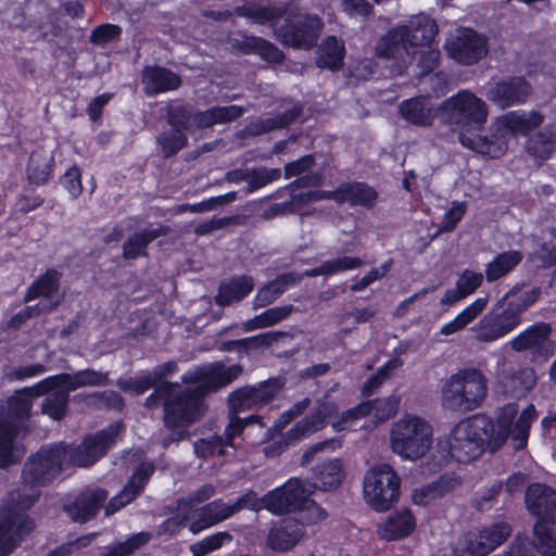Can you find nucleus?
Segmentation results:
<instances>
[{
  "mask_svg": "<svg viewBox=\"0 0 556 556\" xmlns=\"http://www.w3.org/2000/svg\"><path fill=\"white\" fill-rule=\"evenodd\" d=\"M121 429L122 425L115 422L102 431L85 438L80 445H68V453L73 465L78 467L93 465L115 443Z\"/></svg>",
  "mask_w": 556,
  "mask_h": 556,
  "instance_id": "nucleus-15",
  "label": "nucleus"
},
{
  "mask_svg": "<svg viewBox=\"0 0 556 556\" xmlns=\"http://www.w3.org/2000/svg\"><path fill=\"white\" fill-rule=\"evenodd\" d=\"M151 539L152 534L150 532L136 533L125 542L108 547L101 556H130L137 549L147 545Z\"/></svg>",
  "mask_w": 556,
  "mask_h": 556,
  "instance_id": "nucleus-50",
  "label": "nucleus"
},
{
  "mask_svg": "<svg viewBox=\"0 0 556 556\" xmlns=\"http://www.w3.org/2000/svg\"><path fill=\"white\" fill-rule=\"evenodd\" d=\"M439 58L440 51L432 46L418 47L412 49L410 64L416 61L420 68V75H427L437 67Z\"/></svg>",
  "mask_w": 556,
  "mask_h": 556,
  "instance_id": "nucleus-52",
  "label": "nucleus"
},
{
  "mask_svg": "<svg viewBox=\"0 0 556 556\" xmlns=\"http://www.w3.org/2000/svg\"><path fill=\"white\" fill-rule=\"evenodd\" d=\"M108 492L103 489H87L76 496L72 504L66 505L65 511L76 522H86L93 518L104 501Z\"/></svg>",
  "mask_w": 556,
  "mask_h": 556,
  "instance_id": "nucleus-21",
  "label": "nucleus"
},
{
  "mask_svg": "<svg viewBox=\"0 0 556 556\" xmlns=\"http://www.w3.org/2000/svg\"><path fill=\"white\" fill-rule=\"evenodd\" d=\"M522 260L523 255L520 251L510 250L498 253L485 265V280L492 283L506 277Z\"/></svg>",
  "mask_w": 556,
  "mask_h": 556,
  "instance_id": "nucleus-37",
  "label": "nucleus"
},
{
  "mask_svg": "<svg viewBox=\"0 0 556 556\" xmlns=\"http://www.w3.org/2000/svg\"><path fill=\"white\" fill-rule=\"evenodd\" d=\"M236 13L253 23L271 27L285 17L283 24L275 28L276 39L283 46L295 49L308 50L314 47L324 26L320 17L302 12L294 0L280 7L250 3L238 8Z\"/></svg>",
  "mask_w": 556,
  "mask_h": 556,
  "instance_id": "nucleus-5",
  "label": "nucleus"
},
{
  "mask_svg": "<svg viewBox=\"0 0 556 556\" xmlns=\"http://www.w3.org/2000/svg\"><path fill=\"white\" fill-rule=\"evenodd\" d=\"M458 484L459 481L455 478L441 477L435 482L415 489L412 494V500L416 505L427 506L454 490Z\"/></svg>",
  "mask_w": 556,
  "mask_h": 556,
  "instance_id": "nucleus-40",
  "label": "nucleus"
},
{
  "mask_svg": "<svg viewBox=\"0 0 556 556\" xmlns=\"http://www.w3.org/2000/svg\"><path fill=\"white\" fill-rule=\"evenodd\" d=\"M344 477L343 467L339 459H331L317 465L314 468L312 482L306 485L313 492L314 489L330 490L340 485Z\"/></svg>",
  "mask_w": 556,
  "mask_h": 556,
  "instance_id": "nucleus-31",
  "label": "nucleus"
},
{
  "mask_svg": "<svg viewBox=\"0 0 556 556\" xmlns=\"http://www.w3.org/2000/svg\"><path fill=\"white\" fill-rule=\"evenodd\" d=\"M314 164L313 155H305L294 162L288 163L285 166L286 178L299 176L296 180L291 184V188H307L317 187L321 184V175L319 173H308Z\"/></svg>",
  "mask_w": 556,
  "mask_h": 556,
  "instance_id": "nucleus-38",
  "label": "nucleus"
},
{
  "mask_svg": "<svg viewBox=\"0 0 556 556\" xmlns=\"http://www.w3.org/2000/svg\"><path fill=\"white\" fill-rule=\"evenodd\" d=\"M544 122V115L538 111H511L497 118V123L513 132L528 134Z\"/></svg>",
  "mask_w": 556,
  "mask_h": 556,
  "instance_id": "nucleus-35",
  "label": "nucleus"
},
{
  "mask_svg": "<svg viewBox=\"0 0 556 556\" xmlns=\"http://www.w3.org/2000/svg\"><path fill=\"white\" fill-rule=\"evenodd\" d=\"M301 280V276L294 273H287L278 276L257 290L253 301V307H265L275 302L290 286L296 285Z\"/></svg>",
  "mask_w": 556,
  "mask_h": 556,
  "instance_id": "nucleus-32",
  "label": "nucleus"
},
{
  "mask_svg": "<svg viewBox=\"0 0 556 556\" xmlns=\"http://www.w3.org/2000/svg\"><path fill=\"white\" fill-rule=\"evenodd\" d=\"M454 556H485L486 552L476 532H469L460 538L453 548Z\"/></svg>",
  "mask_w": 556,
  "mask_h": 556,
  "instance_id": "nucleus-58",
  "label": "nucleus"
},
{
  "mask_svg": "<svg viewBox=\"0 0 556 556\" xmlns=\"http://www.w3.org/2000/svg\"><path fill=\"white\" fill-rule=\"evenodd\" d=\"M89 404L94 407L102 408H114L121 410L124 406L122 396L113 390H105L103 392H97L89 396Z\"/></svg>",
  "mask_w": 556,
  "mask_h": 556,
  "instance_id": "nucleus-64",
  "label": "nucleus"
},
{
  "mask_svg": "<svg viewBox=\"0 0 556 556\" xmlns=\"http://www.w3.org/2000/svg\"><path fill=\"white\" fill-rule=\"evenodd\" d=\"M62 274L51 268L39 276L27 289L25 302L37 298L52 299L59 291Z\"/></svg>",
  "mask_w": 556,
  "mask_h": 556,
  "instance_id": "nucleus-41",
  "label": "nucleus"
},
{
  "mask_svg": "<svg viewBox=\"0 0 556 556\" xmlns=\"http://www.w3.org/2000/svg\"><path fill=\"white\" fill-rule=\"evenodd\" d=\"M117 387L126 392H131L136 395L142 394L151 388H156V384L150 372L130 377L121 378L117 380Z\"/></svg>",
  "mask_w": 556,
  "mask_h": 556,
  "instance_id": "nucleus-60",
  "label": "nucleus"
},
{
  "mask_svg": "<svg viewBox=\"0 0 556 556\" xmlns=\"http://www.w3.org/2000/svg\"><path fill=\"white\" fill-rule=\"evenodd\" d=\"M294 309V306L291 304L271 307L262 314L256 315L252 319L247 320L243 324V330L253 331L261 328L271 327L288 318Z\"/></svg>",
  "mask_w": 556,
  "mask_h": 556,
  "instance_id": "nucleus-44",
  "label": "nucleus"
},
{
  "mask_svg": "<svg viewBox=\"0 0 556 556\" xmlns=\"http://www.w3.org/2000/svg\"><path fill=\"white\" fill-rule=\"evenodd\" d=\"M311 494L312 491L306 485V481L292 478L282 486L264 495L265 509L274 515L288 514L302 508Z\"/></svg>",
  "mask_w": 556,
  "mask_h": 556,
  "instance_id": "nucleus-16",
  "label": "nucleus"
},
{
  "mask_svg": "<svg viewBox=\"0 0 556 556\" xmlns=\"http://www.w3.org/2000/svg\"><path fill=\"white\" fill-rule=\"evenodd\" d=\"M407 36V30L397 26L390 29L376 43L375 54L378 59L392 62L393 75H402L410 64V52L414 48Z\"/></svg>",
  "mask_w": 556,
  "mask_h": 556,
  "instance_id": "nucleus-13",
  "label": "nucleus"
},
{
  "mask_svg": "<svg viewBox=\"0 0 556 556\" xmlns=\"http://www.w3.org/2000/svg\"><path fill=\"white\" fill-rule=\"evenodd\" d=\"M168 233V228L160 226L154 229H142L135 232L125 241L123 245V256L126 260H135L140 256H147V247L159 237Z\"/></svg>",
  "mask_w": 556,
  "mask_h": 556,
  "instance_id": "nucleus-36",
  "label": "nucleus"
},
{
  "mask_svg": "<svg viewBox=\"0 0 556 556\" xmlns=\"http://www.w3.org/2000/svg\"><path fill=\"white\" fill-rule=\"evenodd\" d=\"M232 514L236 515L243 509L260 511L265 509L264 496L258 497L256 492L249 490L235 501H229Z\"/></svg>",
  "mask_w": 556,
  "mask_h": 556,
  "instance_id": "nucleus-62",
  "label": "nucleus"
},
{
  "mask_svg": "<svg viewBox=\"0 0 556 556\" xmlns=\"http://www.w3.org/2000/svg\"><path fill=\"white\" fill-rule=\"evenodd\" d=\"M363 484L365 498L376 510H388L399 498L400 478L388 464L370 468Z\"/></svg>",
  "mask_w": 556,
  "mask_h": 556,
  "instance_id": "nucleus-11",
  "label": "nucleus"
},
{
  "mask_svg": "<svg viewBox=\"0 0 556 556\" xmlns=\"http://www.w3.org/2000/svg\"><path fill=\"white\" fill-rule=\"evenodd\" d=\"M333 197L338 203L349 202L351 205L370 208L375 205L377 192L364 182H352L340 186Z\"/></svg>",
  "mask_w": 556,
  "mask_h": 556,
  "instance_id": "nucleus-33",
  "label": "nucleus"
},
{
  "mask_svg": "<svg viewBox=\"0 0 556 556\" xmlns=\"http://www.w3.org/2000/svg\"><path fill=\"white\" fill-rule=\"evenodd\" d=\"M368 403L370 404V414L375 413L378 419L386 420L396 414L400 407V397L391 395L386 399L369 401Z\"/></svg>",
  "mask_w": 556,
  "mask_h": 556,
  "instance_id": "nucleus-63",
  "label": "nucleus"
},
{
  "mask_svg": "<svg viewBox=\"0 0 556 556\" xmlns=\"http://www.w3.org/2000/svg\"><path fill=\"white\" fill-rule=\"evenodd\" d=\"M488 393L481 370L465 368L452 375L442 388V405L453 412L468 413L481 406Z\"/></svg>",
  "mask_w": 556,
  "mask_h": 556,
  "instance_id": "nucleus-8",
  "label": "nucleus"
},
{
  "mask_svg": "<svg viewBox=\"0 0 556 556\" xmlns=\"http://www.w3.org/2000/svg\"><path fill=\"white\" fill-rule=\"evenodd\" d=\"M517 288L509 290L495 306L472 328L473 339L479 343L495 342L514 331L522 320V314L534 304L541 289L533 288L520 294Z\"/></svg>",
  "mask_w": 556,
  "mask_h": 556,
  "instance_id": "nucleus-7",
  "label": "nucleus"
},
{
  "mask_svg": "<svg viewBox=\"0 0 556 556\" xmlns=\"http://www.w3.org/2000/svg\"><path fill=\"white\" fill-rule=\"evenodd\" d=\"M239 365L226 367L216 362L198 366L181 376L182 383H198V390H180L178 386L164 384L151 393L144 402L148 408L164 407V426L170 432L162 440L163 447L184 439L186 428L201 418L206 406L203 397L231 383L240 374Z\"/></svg>",
  "mask_w": 556,
  "mask_h": 556,
  "instance_id": "nucleus-2",
  "label": "nucleus"
},
{
  "mask_svg": "<svg viewBox=\"0 0 556 556\" xmlns=\"http://www.w3.org/2000/svg\"><path fill=\"white\" fill-rule=\"evenodd\" d=\"M286 379L273 377L254 386H244L229 394L230 414L258 409L268 405L283 389Z\"/></svg>",
  "mask_w": 556,
  "mask_h": 556,
  "instance_id": "nucleus-12",
  "label": "nucleus"
},
{
  "mask_svg": "<svg viewBox=\"0 0 556 556\" xmlns=\"http://www.w3.org/2000/svg\"><path fill=\"white\" fill-rule=\"evenodd\" d=\"M551 332L549 324L538 323L520 332L509 344L515 352H529L533 356L546 358L553 353Z\"/></svg>",
  "mask_w": 556,
  "mask_h": 556,
  "instance_id": "nucleus-18",
  "label": "nucleus"
},
{
  "mask_svg": "<svg viewBox=\"0 0 556 556\" xmlns=\"http://www.w3.org/2000/svg\"><path fill=\"white\" fill-rule=\"evenodd\" d=\"M302 527L294 522H285L273 527L267 534V545L275 552L292 549L303 538Z\"/></svg>",
  "mask_w": 556,
  "mask_h": 556,
  "instance_id": "nucleus-29",
  "label": "nucleus"
},
{
  "mask_svg": "<svg viewBox=\"0 0 556 556\" xmlns=\"http://www.w3.org/2000/svg\"><path fill=\"white\" fill-rule=\"evenodd\" d=\"M286 336L285 332L281 331H270L261 333L254 337H249L244 339L239 340H232L224 343V350H243V351H250V350H256L260 348H268L273 345L275 342L279 340V338Z\"/></svg>",
  "mask_w": 556,
  "mask_h": 556,
  "instance_id": "nucleus-47",
  "label": "nucleus"
},
{
  "mask_svg": "<svg viewBox=\"0 0 556 556\" xmlns=\"http://www.w3.org/2000/svg\"><path fill=\"white\" fill-rule=\"evenodd\" d=\"M343 41L331 36L326 38L318 49L317 65L319 67L338 70L344 56Z\"/></svg>",
  "mask_w": 556,
  "mask_h": 556,
  "instance_id": "nucleus-43",
  "label": "nucleus"
},
{
  "mask_svg": "<svg viewBox=\"0 0 556 556\" xmlns=\"http://www.w3.org/2000/svg\"><path fill=\"white\" fill-rule=\"evenodd\" d=\"M53 157L46 151H35L28 163V177L37 185L45 184L48 181L51 174Z\"/></svg>",
  "mask_w": 556,
  "mask_h": 556,
  "instance_id": "nucleus-48",
  "label": "nucleus"
},
{
  "mask_svg": "<svg viewBox=\"0 0 556 556\" xmlns=\"http://www.w3.org/2000/svg\"><path fill=\"white\" fill-rule=\"evenodd\" d=\"M432 437V428L425 419L405 415L391 426L390 448L404 460H418L430 451Z\"/></svg>",
  "mask_w": 556,
  "mask_h": 556,
  "instance_id": "nucleus-9",
  "label": "nucleus"
},
{
  "mask_svg": "<svg viewBox=\"0 0 556 556\" xmlns=\"http://www.w3.org/2000/svg\"><path fill=\"white\" fill-rule=\"evenodd\" d=\"M71 465L73 463L68 445L64 443L42 446L28 458L22 471V484L29 490L14 489L1 502L0 556L12 553L17 544L34 530L35 525L27 510L40 497V491L37 488L53 481Z\"/></svg>",
  "mask_w": 556,
  "mask_h": 556,
  "instance_id": "nucleus-1",
  "label": "nucleus"
},
{
  "mask_svg": "<svg viewBox=\"0 0 556 556\" xmlns=\"http://www.w3.org/2000/svg\"><path fill=\"white\" fill-rule=\"evenodd\" d=\"M416 527V520L408 509L390 514L384 523L378 527L380 538L391 541L409 535Z\"/></svg>",
  "mask_w": 556,
  "mask_h": 556,
  "instance_id": "nucleus-27",
  "label": "nucleus"
},
{
  "mask_svg": "<svg viewBox=\"0 0 556 556\" xmlns=\"http://www.w3.org/2000/svg\"><path fill=\"white\" fill-rule=\"evenodd\" d=\"M141 81L147 96L175 90L181 85L179 75L161 66H146Z\"/></svg>",
  "mask_w": 556,
  "mask_h": 556,
  "instance_id": "nucleus-23",
  "label": "nucleus"
},
{
  "mask_svg": "<svg viewBox=\"0 0 556 556\" xmlns=\"http://www.w3.org/2000/svg\"><path fill=\"white\" fill-rule=\"evenodd\" d=\"M364 262L358 257L341 256L323 262L319 266L305 271L307 277L330 276L340 271L363 266Z\"/></svg>",
  "mask_w": 556,
  "mask_h": 556,
  "instance_id": "nucleus-45",
  "label": "nucleus"
},
{
  "mask_svg": "<svg viewBox=\"0 0 556 556\" xmlns=\"http://www.w3.org/2000/svg\"><path fill=\"white\" fill-rule=\"evenodd\" d=\"M532 88L525 77L514 76L497 81L486 92V98L501 109L525 103L531 96Z\"/></svg>",
  "mask_w": 556,
  "mask_h": 556,
  "instance_id": "nucleus-17",
  "label": "nucleus"
},
{
  "mask_svg": "<svg viewBox=\"0 0 556 556\" xmlns=\"http://www.w3.org/2000/svg\"><path fill=\"white\" fill-rule=\"evenodd\" d=\"M280 175L281 173L279 168L258 167L249 169L247 191L251 193L260 188H263L267 184L277 180Z\"/></svg>",
  "mask_w": 556,
  "mask_h": 556,
  "instance_id": "nucleus-59",
  "label": "nucleus"
},
{
  "mask_svg": "<svg viewBox=\"0 0 556 556\" xmlns=\"http://www.w3.org/2000/svg\"><path fill=\"white\" fill-rule=\"evenodd\" d=\"M476 533L480 542L483 543L486 554H489L508 539L511 528L508 523L500 521L483 527L477 530Z\"/></svg>",
  "mask_w": 556,
  "mask_h": 556,
  "instance_id": "nucleus-46",
  "label": "nucleus"
},
{
  "mask_svg": "<svg viewBox=\"0 0 556 556\" xmlns=\"http://www.w3.org/2000/svg\"><path fill=\"white\" fill-rule=\"evenodd\" d=\"M552 521H536L534 526L535 545L544 556L556 554V533Z\"/></svg>",
  "mask_w": 556,
  "mask_h": 556,
  "instance_id": "nucleus-49",
  "label": "nucleus"
},
{
  "mask_svg": "<svg viewBox=\"0 0 556 556\" xmlns=\"http://www.w3.org/2000/svg\"><path fill=\"white\" fill-rule=\"evenodd\" d=\"M215 486L213 484H203L199 489L190 492L188 495L177 500V510L190 511L198 505L208 501L215 495Z\"/></svg>",
  "mask_w": 556,
  "mask_h": 556,
  "instance_id": "nucleus-54",
  "label": "nucleus"
},
{
  "mask_svg": "<svg viewBox=\"0 0 556 556\" xmlns=\"http://www.w3.org/2000/svg\"><path fill=\"white\" fill-rule=\"evenodd\" d=\"M156 142L161 146L163 156L170 157L187 146L188 138L182 131L172 129L170 131L159 135Z\"/></svg>",
  "mask_w": 556,
  "mask_h": 556,
  "instance_id": "nucleus-53",
  "label": "nucleus"
},
{
  "mask_svg": "<svg viewBox=\"0 0 556 556\" xmlns=\"http://www.w3.org/2000/svg\"><path fill=\"white\" fill-rule=\"evenodd\" d=\"M517 414V404L508 403L501 408L496 425L491 418L480 414L460 420L446 439L448 454L458 463H468L485 450L496 452L509 435L515 450L523 448L531 424L536 418V410L530 404L513 424Z\"/></svg>",
  "mask_w": 556,
  "mask_h": 556,
  "instance_id": "nucleus-3",
  "label": "nucleus"
},
{
  "mask_svg": "<svg viewBox=\"0 0 556 556\" xmlns=\"http://www.w3.org/2000/svg\"><path fill=\"white\" fill-rule=\"evenodd\" d=\"M535 372L531 368H517L503 375L501 388L503 393L511 399H521L534 387Z\"/></svg>",
  "mask_w": 556,
  "mask_h": 556,
  "instance_id": "nucleus-25",
  "label": "nucleus"
},
{
  "mask_svg": "<svg viewBox=\"0 0 556 556\" xmlns=\"http://www.w3.org/2000/svg\"><path fill=\"white\" fill-rule=\"evenodd\" d=\"M407 33V38L413 48L431 46L439 27L433 18L427 14H419L412 18L408 24L402 25Z\"/></svg>",
  "mask_w": 556,
  "mask_h": 556,
  "instance_id": "nucleus-30",
  "label": "nucleus"
},
{
  "mask_svg": "<svg viewBox=\"0 0 556 556\" xmlns=\"http://www.w3.org/2000/svg\"><path fill=\"white\" fill-rule=\"evenodd\" d=\"M153 471L154 466L152 464H141L132 473L121 493L112 497L105 506V515H113L122 507L134 501L142 492Z\"/></svg>",
  "mask_w": 556,
  "mask_h": 556,
  "instance_id": "nucleus-20",
  "label": "nucleus"
},
{
  "mask_svg": "<svg viewBox=\"0 0 556 556\" xmlns=\"http://www.w3.org/2000/svg\"><path fill=\"white\" fill-rule=\"evenodd\" d=\"M447 54L463 65H471L489 51L488 39L471 28H458L445 42Z\"/></svg>",
  "mask_w": 556,
  "mask_h": 556,
  "instance_id": "nucleus-14",
  "label": "nucleus"
},
{
  "mask_svg": "<svg viewBox=\"0 0 556 556\" xmlns=\"http://www.w3.org/2000/svg\"><path fill=\"white\" fill-rule=\"evenodd\" d=\"M400 113L406 122L419 127L432 125L435 116L433 104L427 97H416L403 101L400 104Z\"/></svg>",
  "mask_w": 556,
  "mask_h": 556,
  "instance_id": "nucleus-26",
  "label": "nucleus"
},
{
  "mask_svg": "<svg viewBox=\"0 0 556 556\" xmlns=\"http://www.w3.org/2000/svg\"><path fill=\"white\" fill-rule=\"evenodd\" d=\"M440 110L450 126L462 130L458 141L464 148L493 159L505 153L506 144L500 138L469 134L481 129L486 123L489 108L483 99L464 89L444 100Z\"/></svg>",
  "mask_w": 556,
  "mask_h": 556,
  "instance_id": "nucleus-6",
  "label": "nucleus"
},
{
  "mask_svg": "<svg viewBox=\"0 0 556 556\" xmlns=\"http://www.w3.org/2000/svg\"><path fill=\"white\" fill-rule=\"evenodd\" d=\"M50 379L51 376L34 387L16 391L15 395L0 404V467L16 462L14 439L30 417L31 397L48 393L42 401L41 412L54 420H61L66 415L72 390L56 382H48Z\"/></svg>",
  "mask_w": 556,
  "mask_h": 556,
  "instance_id": "nucleus-4",
  "label": "nucleus"
},
{
  "mask_svg": "<svg viewBox=\"0 0 556 556\" xmlns=\"http://www.w3.org/2000/svg\"><path fill=\"white\" fill-rule=\"evenodd\" d=\"M177 369H178V366L173 361L155 366L150 371V374L156 384L155 390L164 384L178 386L180 390H188V389L198 390V388H199L198 383H188L189 384L188 387L182 388L180 383L166 382L165 379L167 377L172 376L174 372H176Z\"/></svg>",
  "mask_w": 556,
  "mask_h": 556,
  "instance_id": "nucleus-61",
  "label": "nucleus"
},
{
  "mask_svg": "<svg viewBox=\"0 0 556 556\" xmlns=\"http://www.w3.org/2000/svg\"><path fill=\"white\" fill-rule=\"evenodd\" d=\"M324 427V416L321 412H317L309 417L296 422L288 432L291 440H300L320 430Z\"/></svg>",
  "mask_w": 556,
  "mask_h": 556,
  "instance_id": "nucleus-56",
  "label": "nucleus"
},
{
  "mask_svg": "<svg viewBox=\"0 0 556 556\" xmlns=\"http://www.w3.org/2000/svg\"><path fill=\"white\" fill-rule=\"evenodd\" d=\"M324 427V416L321 412H317L309 417L296 422L288 432L291 440H300L320 430Z\"/></svg>",
  "mask_w": 556,
  "mask_h": 556,
  "instance_id": "nucleus-57",
  "label": "nucleus"
},
{
  "mask_svg": "<svg viewBox=\"0 0 556 556\" xmlns=\"http://www.w3.org/2000/svg\"><path fill=\"white\" fill-rule=\"evenodd\" d=\"M244 111L239 105L214 106L205 111H194L188 105H177L168 109L167 123L174 129L192 131L215 124L232 122L239 118Z\"/></svg>",
  "mask_w": 556,
  "mask_h": 556,
  "instance_id": "nucleus-10",
  "label": "nucleus"
},
{
  "mask_svg": "<svg viewBox=\"0 0 556 556\" xmlns=\"http://www.w3.org/2000/svg\"><path fill=\"white\" fill-rule=\"evenodd\" d=\"M253 287L252 277L245 275L233 277L219 286L215 301L220 306L229 305L245 298L253 290Z\"/></svg>",
  "mask_w": 556,
  "mask_h": 556,
  "instance_id": "nucleus-39",
  "label": "nucleus"
},
{
  "mask_svg": "<svg viewBox=\"0 0 556 556\" xmlns=\"http://www.w3.org/2000/svg\"><path fill=\"white\" fill-rule=\"evenodd\" d=\"M232 540V535L227 531L216 532L210 536L204 538L203 540L192 544L190 546V552L192 556H205L206 554L218 549L226 542H230Z\"/></svg>",
  "mask_w": 556,
  "mask_h": 556,
  "instance_id": "nucleus-55",
  "label": "nucleus"
},
{
  "mask_svg": "<svg viewBox=\"0 0 556 556\" xmlns=\"http://www.w3.org/2000/svg\"><path fill=\"white\" fill-rule=\"evenodd\" d=\"M526 504L538 521L555 522L556 492L546 484L532 483L526 492Z\"/></svg>",
  "mask_w": 556,
  "mask_h": 556,
  "instance_id": "nucleus-19",
  "label": "nucleus"
},
{
  "mask_svg": "<svg viewBox=\"0 0 556 556\" xmlns=\"http://www.w3.org/2000/svg\"><path fill=\"white\" fill-rule=\"evenodd\" d=\"M48 382H56L59 386H65L75 391L84 387H102L110 384L109 374L97 371L94 369H84L75 374H60L51 376Z\"/></svg>",
  "mask_w": 556,
  "mask_h": 556,
  "instance_id": "nucleus-28",
  "label": "nucleus"
},
{
  "mask_svg": "<svg viewBox=\"0 0 556 556\" xmlns=\"http://www.w3.org/2000/svg\"><path fill=\"white\" fill-rule=\"evenodd\" d=\"M232 516L233 514L230 503L224 502L222 498H217L195 509V519L190 523L189 530L193 534H197L204 529L229 519Z\"/></svg>",
  "mask_w": 556,
  "mask_h": 556,
  "instance_id": "nucleus-24",
  "label": "nucleus"
},
{
  "mask_svg": "<svg viewBox=\"0 0 556 556\" xmlns=\"http://www.w3.org/2000/svg\"><path fill=\"white\" fill-rule=\"evenodd\" d=\"M227 443L223 435L213 434L207 438H202L193 443L194 454L200 458H207L216 454L226 455Z\"/></svg>",
  "mask_w": 556,
  "mask_h": 556,
  "instance_id": "nucleus-51",
  "label": "nucleus"
},
{
  "mask_svg": "<svg viewBox=\"0 0 556 556\" xmlns=\"http://www.w3.org/2000/svg\"><path fill=\"white\" fill-rule=\"evenodd\" d=\"M556 147V126L547 125L542 130L531 135L525 149L527 153L535 160L545 161L555 152Z\"/></svg>",
  "mask_w": 556,
  "mask_h": 556,
  "instance_id": "nucleus-34",
  "label": "nucleus"
},
{
  "mask_svg": "<svg viewBox=\"0 0 556 556\" xmlns=\"http://www.w3.org/2000/svg\"><path fill=\"white\" fill-rule=\"evenodd\" d=\"M303 110L300 105H293L275 116L260 117L251 121L238 135L241 138L260 136L276 129L287 127L298 119Z\"/></svg>",
  "mask_w": 556,
  "mask_h": 556,
  "instance_id": "nucleus-22",
  "label": "nucleus"
},
{
  "mask_svg": "<svg viewBox=\"0 0 556 556\" xmlns=\"http://www.w3.org/2000/svg\"><path fill=\"white\" fill-rule=\"evenodd\" d=\"M488 299L478 298L467 307H465L453 320L443 325L440 333L450 336L466 328L472 320H475L486 307Z\"/></svg>",
  "mask_w": 556,
  "mask_h": 556,
  "instance_id": "nucleus-42",
  "label": "nucleus"
}]
</instances>
